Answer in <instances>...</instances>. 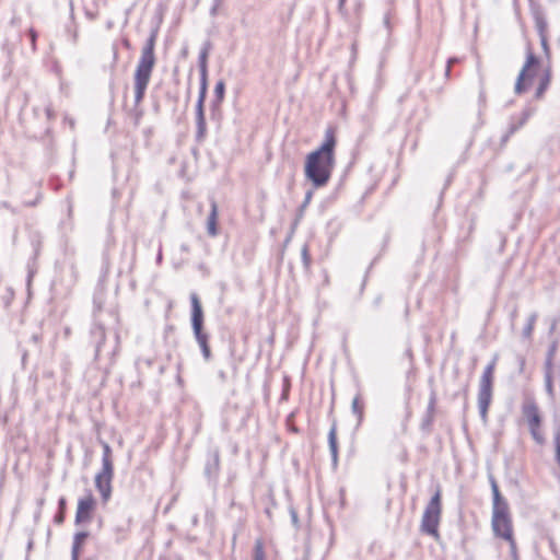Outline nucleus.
I'll return each mask as SVG.
<instances>
[{
  "label": "nucleus",
  "instance_id": "nucleus-1",
  "mask_svg": "<svg viewBox=\"0 0 560 560\" xmlns=\"http://www.w3.org/2000/svg\"><path fill=\"white\" fill-rule=\"evenodd\" d=\"M336 128L328 127L323 143L306 155L304 173L315 187H323L329 182L336 164Z\"/></svg>",
  "mask_w": 560,
  "mask_h": 560
},
{
  "label": "nucleus",
  "instance_id": "nucleus-2",
  "mask_svg": "<svg viewBox=\"0 0 560 560\" xmlns=\"http://www.w3.org/2000/svg\"><path fill=\"white\" fill-rule=\"evenodd\" d=\"M551 82V67L544 65L530 46L526 50V60L518 73L514 92L523 94L535 90V97L541 98Z\"/></svg>",
  "mask_w": 560,
  "mask_h": 560
},
{
  "label": "nucleus",
  "instance_id": "nucleus-3",
  "mask_svg": "<svg viewBox=\"0 0 560 560\" xmlns=\"http://www.w3.org/2000/svg\"><path fill=\"white\" fill-rule=\"evenodd\" d=\"M493 509L491 527L495 537L505 540L513 557H516L517 548L514 538L513 522L506 501L501 497L498 485L492 482Z\"/></svg>",
  "mask_w": 560,
  "mask_h": 560
},
{
  "label": "nucleus",
  "instance_id": "nucleus-4",
  "mask_svg": "<svg viewBox=\"0 0 560 560\" xmlns=\"http://www.w3.org/2000/svg\"><path fill=\"white\" fill-rule=\"evenodd\" d=\"M156 32H153L147 40L141 51V57L135 71V101L136 104L142 102L145 90L150 82L152 71L155 65L154 47Z\"/></svg>",
  "mask_w": 560,
  "mask_h": 560
},
{
  "label": "nucleus",
  "instance_id": "nucleus-5",
  "mask_svg": "<svg viewBox=\"0 0 560 560\" xmlns=\"http://www.w3.org/2000/svg\"><path fill=\"white\" fill-rule=\"evenodd\" d=\"M114 478L113 452L107 443L103 444L102 469L95 475V488L102 500L106 503L112 497V481Z\"/></svg>",
  "mask_w": 560,
  "mask_h": 560
},
{
  "label": "nucleus",
  "instance_id": "nucleus-6",
  "mask_svg": "<svg viewBox=\"0 0 560 560\" xmlns=\"http://www.w3.org/2000/svg\"><path fill=\"white\" fill-rule=\"evenodd\" d=\"M441 514V490L438 489L424 509L420 525L421 532L432 536L435 540H439L441 537L439 532Z\"/></svg>",
  "mask_w": 560,
  "mask_h": 560
},
{
  "label": "nucleus",
  "instance_id": "nucleus-7",
  "mask_svg": "<svg viewBox=\"0 0 560 560\" xmlns=\"http://www.w3.org/2000/svg\"><path fill=\"white\" fill-rule=\"evenodd\" d=\"M191 302V323L194 328L195 337L201 348L202 354L206 360H209L211 357L210 347L208 343V336L202 331V323H203V313L201 303L196 293L190 295Z\"/></svg>",
  "mask_w": 560,
  "mask_h": 560
},
{
  "label": "nucleus",
  "instance_id": "nucleus-8",
  "mask_svg": "<svg viewBox=\"0 0 560 560\" xmlns=\"http://www.w3.org/2000/svg\"><path fill=\"white\" fill-rule=\"evenodd\" d=\"M495 361L490 362L483 370L479 381L478 406L485 417L492 400V387L494 380Z\"/></svg>",
  "mask_w": 560,
  "mask_h": 560
},
{
  "label": "nucleus",
  "instance_id": "nucleus-9",
  "mask_svg": "<svg viewBox=\"0 0 560 560\" xmlns=\"http://www.w3.org/2000/svg\"><path fill=\"white\" fill-rule=\"evenodd\" d=\"M522 412L535 442L540 445L545 444L546 438L540 429L541 418L537 405L534 402L524 404Z\"/></svg>",
  "mask_w": 560,
  "mask_h": 560
},
{
  "label": "nucleus",
  "instance_id": "nucleus-10",
  "mask_svg": "<svg viewBox=\"0 0 560 560\" xmlns=\"http://www.w3.org/2000/svg\"><path fill=\"white\" fill-rule=\"evenodd\" d=\"M96 509V500L91 491L78 500L75 518L77 525L91 522Z\"/></svg>",
  "mask_w": 560,
  "mask_h": 560
},
{
  "label": "nucleus",
  "instance_id": "nucleus-11",
  "mask_svg": "<svg viewBox=\"0 0 560 560\" xmlns=\"http://www.w3.org/2000/svg\"><path fill=\"white\" fill-rule=\"evenodd\" d=\"M208 90V66H207V57L203 55L200 61V92L199 95L202 97L207 96Z\"/></svg>",
  "mask_w": 560,
  "mask_h": 560
},
{
  "label": "nucleus",
  "instance_id": "nucleus-12",
  "mask_svg": "<svg viewBox=\"0 0 560 560\" xmlns=\"http://www.w3.org/2000/svg\"><path fill=\"white\" fill-rule=\"evenodd\" d=\"M218 218H219L218 206L215 202H212L211 211L208 217V223H207L208 233L211 236H215L218 234Z\"/></svg>",
  "mask_w": 560,
  "mask_h": 560
},
{
  "label": "nucleus",
  "instance_id": "nucleus-13",
  "mask_svg": "<svg viewBox=\"0 0 560 560\" xmlns=\"http://www.w3.org/2000/svg\"><path fill=\"white\" fill-rule=\"evenodd\" d=\"M88 538V533L80 532L74 535L72 545V560H79L81 549Z\"/></svg>",
  "mask_w": 560,
  "mask_h": 560
},
{
  "label": "nucleus",
  "instance_id": "nucleus-14",
  "mask_svg": "<svg viewBox=\"0 0 560 560\" xmlns=\"http://www.w3.org/2000/svg\"><path fill=\"white\" fill-rule=\"evenodd\" d=\"M253 560H266V552L262 539H256L253 550Z\"/></svg>",
  "mask_w": 560,
  "mask_h": 560
},
{
  "label": "nucleus",
  "instance_id": "nucleus-15",
  "mask_svg": "<svg viewBox=\"0 0 560 560\" xmlns=\"http://www.w3.org/2000/svg\"><path fill=\"white\" fill-rule=\"evenodd\" d=\"M328 442H329L331 455L336 459L338 456V445H337V430L335 427H332L329 431Z\"/></svg>",
  "mask_w": 560,
  "mask_h": 560
},
{
  "label": "nucleus",
  "instance_id": "nucleus-16",
  "mask_svg": "<svg viewBox=\"0 0 560 560\" xmlns=\"http://www.w3.org/2000/svg\"><path fill=\"white\" fill-rule=\"evenodd\" d=\"M352 410L358 416L359 420H362L364 415V404L359 397H355L352 400Z\"/></svg>",
  "mask_w": 560,
  "mask_h": 560
},
{
  "label": "nucleus",
  "instance_id": "nucleus-17",
  "mask_svg": "<svg viewBox=\"0 0 560 560\" xmlns=\"http://www.w3.org/2000/svg\"><path fill=\"white\" fill-rule=\"evenodd\" d=\"M197 138L198 140H202L207 132L206 118L197 119Z\"/></svg>",
  "mask_w": 560,
  "mask_h": 560
},
{
  "label": "nucleus",
  "instance_id": "nucleus-18",
  "mask_svg": "<svg viewBox=\"0 0 560 560\" xmlns=\"http://www.w3.org/2000/svg\"><path fill=\"white\" fill-rule=\"evenodd\" d=\"M206 97H202V95H199L198 102H197V119L205 118V112H203V103Z\"/></svg>",
  "mask_w": 560,
  "mask_h": 560
},
{
  "label": "nucleus",
  "instance_id": "nucleus-19",
  "mask_svg": "<svg viewBox=\"0 0 560 560\" xmlns=\"http://www.w3.org/2000/svg\"><path fill=\"white\" fill-rule=\"evenodd\" d=\"M214 92L219 98H223L224 92H225V84L223 81H219L215 84Z\"/></svg>",
  "mask_w": 560,
  "mask_h": 560
},
{
  "label": "nucleus",
  "instance_id": "nucleus-20",
  "mask_svg": "<svg viewBox=\"0 0 560 560\" xmlns=\"http://www.w3.org/2000/svg\"><path fill=\"white\" fill-rule=\"evenodd\" d=\"M540 40H541V46H542V49H544L546 56L549 57L550 49H549V45H548V39L544 33H541V35H540Z\"/></svg>",
  "mask_w": 560,
  "mask_h": 560
},
{
  "label": "nucleus",
  "instance_id": "nucleus-21",
  "mask_svg": "<svg viewBox=\"0 0 560 560\" xmlns=\"http://www.w3.org/2000/svg\"><path fill=\"white\" fill-rule=\"evenodd\" d=\"M66 518V512L58 511V513L55 515V523L58 525H61L65 522Z\"/></svg>",
  "mask_w": 560,
  "mask_h": 560
},
{
  "label": "nucleus",
  "instance_id": "nucleus-22",
  "mask_svg": "<svg viewBox=\"0 0 560 560\" xmlns=\"http://www.w3.org/2000/svg\"><path fill=\"white\" fill-rule=\"evenodd\" d=\"M283 383H284L283 398L287 399L289 390H290V386H291L290 378L288 376H285L283 380Z\"/></svg>",
  "mask_w": 560,
  "mask_h": 560
},
{
  "label": "nucleus",
  "instance_id": "nucleus-23",
  "mask_svg": "<svg viewBox=\"0 0 560 560\" xmlns=\"http://www.w3.org/2000/svg\"><path fill=\"white\" fill-rule=\"evenodd\" d=\"M58 504H59V511L66 512V510H67L66 498H63V497L60 498Z\"/></svg>",
  "mask_w": 560,
  "mask_h": 560
},
{
  "label": "nucleus",
  "instance_id": "nucleus-24",
  "mask_svg": "<svg viewBox=\"0 0 560 560\" xmlns=\"http://www.w3.org/2000/svg\"><path fill=\"white\" fill-rule=\"evenodd\" d=\"M347 0H340V7L345 5Z\"/></svg>",
  "mask_w": 560,
  "mask_h": 560
},
{
  "label": "nucleus",
  "instance_id": "nucleus-25",
  "mask_svg": "<svg viewBox=\"0 0 560 560\" xmlns=\"http://www.w3.org/2000/svg\"><path fill=\"white\" fill-rule=\"evenodd\" d=\"M303 253H304V256H307V248L306 247L303 249Z\"/></svg>",
  "mask_w": 560,
  "mask_h": 560
},
{
  "label": "nucleus",
  "instance_id": "nucleus-26",
  "mask_svg": "<svg viewBox=\"0 0 560 560\" xmlns=\"http://www.w3.org/2000/svg\"><path fill=\"white\" fill-rule=\"evenodd\" d=\"M434 406V398L431 399V407Z\"/></svg>",
  "mask_w": 560,
  "mask_h": 560
}]
</instances>
